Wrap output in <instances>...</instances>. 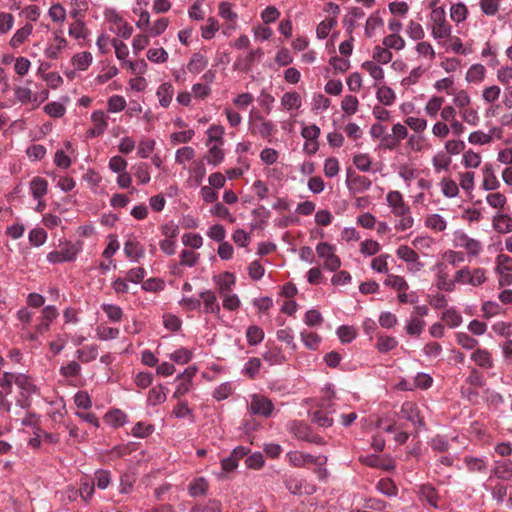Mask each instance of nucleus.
I'll return each instance as SVG.
<instances>
[{"label":"nucleus","mask_w":512,"mask_h":512,"mask_svg":"<svg viewBox=\"0 0 512 512\" xmlns=\"http://www.w3.org/2000/svg\"><path fill=\"white\" fill-rule=\"evenodd\" d=\"M75 354L76 358H78L82 363H89L90 361L97 359L98 346L94 344L84 346L82 349L76 350Z\"/></svg>","instance_id":"obj_30"},{"label":"nucleus","mask_w":512,"mask_h":512,"mask_svg":"<svg viewBox=\"0 0 512 512\" xmlns=\"http://www.w3.org/2000/svg\"><path fill=\"white\" fill-rule=\"evenodd\" d=\"M401 417L407 419L414 425H422L423 419L419 416V411L415 403L407 401L401 406Z\"/></svg>","instance_id":"obj_18"},{"label":"nucleus","mask_w":512,"mask_h":512,"mask_svg":"<svg viewBox=\"0 0 512 512\" xmlns=\"http://www.w3.org/2000/svg\"><path fill=\"white\" fill-rule=\"evenodd\" d=\"M200 298L203 301V309L205 313L217 316L220 314L221 308L214 292L210 290L203 291L200 293Z\"/></svg>","instance_id":"obj_12"},{"label":"nucleus","mask_w":512,"mask_h":512,"mask_svg":"<svg viewBox=\"0 0 512 512\" xmlns=\"http://www.w3.org/2000/svg\"><path fill=\"white\" fill-rule=\"evenodd\" d=\"M106 421L114 427H120L127 421V415L119 409L112 410L106 414Z\"/></svg>","instance_id":"obj_43"},{"label":"nucleus","mask_w":512,"mask_h":512,"mask_svg":"<svg viewBox=\"0 0 512 512\" xmlns=\"http://www.w3.org/2000/svg\"><path fill=\"white\" fill-rule=\"evenodd\" d=\"M157 97L159 103L166 108L171 104L174 95V88L172 84L164 83L157 88Z\"/></svg>","instance_id":"obj_24"},{"label":"nucleus","mask_w":512,"mask_h":512,"mask_svg":"<svg viewBox=\"0 0 512 512\" xmlns=\"http://www.w3.org/2000/svg\"><path fill=\"white\" fill-rule=\"evenodd\" d=\"M335 25H336L335 18H329V19L322 21L321 23L318 24V26L316 28L317 37L320 39H324L325 37H327L330 34L331 29Z\"/></svg>","instance_id":"obj_53"},{"label":"nucleus","mask_w":512,"mask_h":512,"mask_svg":"<svg viewBox=\"0 0 512 512\" xmlns=\"http://www.w3.org/2000/svg\"><path fill=\"white\" fill-rule=\"evenodd\" d=\"M492 479H501L503 481L512 482V462L509 460L499 461L492 469Z\"/></svg>","instance_id":"obj_14"},{"label":"nucleus","mask_w":512,"mask_h":512,"mask_svg":"<svg viewBox=\"0 0 512 512\" xmlns=\"http://www.w3.org/2000/svg\"><path fill=\"white\" fill-rule=\"evenodd\" d=\"M92 62V55L88 51L75 54L72 58V64L75 69L86 70Z\"/></svg>","instance_id":"obj_34"},{"label":"nucleus","mask_w":512,"mask_h":512,"mask_svg":"<svg viewBox=\"0 0 512 512\" xmlns=\"http://www.w3.org/2000/svg\"><path fill=\"white\" fill-rule=\"evenodd\" d=\"M470 386L465 389V392L468 393L469 400L472 402L477 401V389L480 386V376L477 373L476 369L473 368L471 375L468 378Z\"/></svg>","instance_id":"obj_31"},{"label":"nucleus","mask_w":512,"mask_h":512,"mask_svg":"<svg viewBox=\"0 0 512 512\" xmlns=\"http://www.w3.org/2000/svg\"><path fill=\"white\" fill-rule=\"evenodd\" d=\"M91 120L93 122V128L88 130V137H96L102 135L108 126L107 116L104 115L103 111L97 110L93 111Z\"/></svg>","instance_id":"obj_11"},{"label":"nucleus","mask_w":512,"mask_h":512,"mask_svg":"<svg viewBox=\"0 0 512 512\" xmlns=\"http://www.w3.org/2000/svg\"><path fill=\"white\" fill-rule=\"evenodd\" d=\"M455 281L458 283H470L473 286L480 285V275L475 271L474 274L467 268L461 269L455 274Z\"/></svg>","instance_id":"obj_27"},{"label":"nucleus","mask_w":512,"mask_h":512,"mask_svg":"<svg viewBox=\"0 0 512 512\" xmlns=\"http://www.w3.org/2000/svg\"><path fill=\"white\" fill-rule=\"evenodd\" d=\"M286 429L290 435H292L297 440L306 441L310 443H314L317 445H323L324 440L321 436L314 434L312 429L308 424L293 420L287 423Z\"/></svg>","instance_id":"obj_1"},{"label":"nucleus","mask_w":512,"mask_h":512,"mask_svg":"<svg viewBox=\"0 0 512 512\" xmlns=\"http://www.w3.org/2000/svg\"><path fill=\"white\" fill-rule=\"evenodd\" d=\"M336 334H338L342 343H349L357 337V330L350 325H341L338 330H336Z\"/></svg>","instance_id":"obj_45"},{"label":"nucleus","mask_w":512,"mask_h":512,"mask_svg":"<svg viewBox=\"0 0 512 512\" xmlns=\"http://www.w3.org/2000/svg\"><path fill=\"white\" fill-rule=\"evenodd\" d=\"M136 482V474L127 472L120 477V492L127 494L131 491L133 484Z\"/></svg>","instance_id":"obj_56"},{"label":"nucleus","mask_w":512,"mask_h":512,"mask_svg":"<svg viewBox=\"0 0 512 512\" xmlns=\"http://www.w3.org/2000/svg\"><path fill=\"white\" fill-rule=\"evenodd\" d=\"M397 256L408 263H416L418 260V254L415 250L409 248L406 245H401L397 249Z\"/></svg>","instance_id":"obj_50"},{"label":"nucleus","mask_w":512,"mask_h":512,"mask_svg":"<svg viewBox=\"0 0 512 512\" xmlns=\"http://www.w3.org/2000/svg\"><path fill=\"white\" fill-rule=\"evenodd\" d=\"M433 23L432 32L435 39H445L451 35V26L448 25L443 8H435L431 13Z\"/></svg>","instance_id":"obj_4"},{"label":"nucleus","mask_w":512,"mask_h":512,"mask_svg":"<svg viewBox=\"0 0 512 512\" xmlns=\"http://www.w3.org/2000/svg\"><path fill=\"white\" fill-rule=\"evenodd\" d=\"M362 69L369 73L370 77L376 81H380L385 77L383 69L377 65L375 61H364L362 63Z\"/></svg>","instance_id":"obj_36"},{"label":"nucleus","mask_w":512,"mask_h":512,"mask_svg":"<svg viewBox=\"0 0 512 512\" xmlns=\"http://www.w3.org/2000/svg\"><path fill=\"white\" fill-rule=\"evenodd\" d=\"M166 400L165 388L161 385L155 386L148 392V401L153 406L163 403Z\"/></svg>","instance_id":"obj_41"},{"label":"nucleus","mask_w":512,"mask_h":512,"mask_svg":"<svg viewBox=\"0 0 512 512\" xmlns=\"http://www.w3.org/2000/svg\"><path fill=\"white\" fill-rule=\"evenodd\" d=\"M420 499L426 501L433 508H438V494L432 485H423L419 489Z\"/></svg>","instance_id":"obj_26"},{"label":"nucleus","mask_w":512,"mask_h":512,"mask_svg":"<svg viewBox=\"0 0 512 512\" xmlns=\"http://www.w3.org/2000/svg\"><path fill=\"white\" fill-rule=\"evenodd\" d=\"M425 224L428 228H431L437 232H442L446 228V222L440 215L427 216Z\"/></svg>","instance_id":"obj_51"},{"label":"nucleus","mask_w":512,"mask_h":512,"mask_svg":"<svg viewBox=\"0 0 512 512\" xmlns=\"http://www.w3.org/2000/svg\"><path fill=\"white\" fill-rule=\"evenodd\" d=\"M386 200L388 206L391 209V213L394 216L404 215L406 212H409L410 207L405 202L402 194L398 191H390L387 193Z\"/></svg>","instance_id":"obj_8"},{"label":"nucleus","mask_w":512,"mask_h":512,"mask_svg":"<svg viewBox=\"0 0 512 512\" xmlns=\"http://www.w3.org/2000/svg\"><path fill=\"white\" fill-rule=\"evenodd\" d=\"M222 144L214 143L209 147L208 154L205 155L206 161L213 166L219 165L224 159V152L221 149Z\"/></svg>","instance_id":"obj_29"},{"label":"nucleus","mask_w":512,"mask_h":512,"mask_svg":"<svg viewBox=\"0 0 512 512\" xmlns=\"http://www.w3.org/2000/svg\"><path fill=\"white\" fill-rule=\"evenodd\" d=\"M126 100L120 95H112L108 100V110L110 112H120L126 108Z\"/></svg>","instance_id":"obj_62"},{"label":"nucleus","mask_w":512,"mask_h":512,"mask_svg":"<svg viewBox=\"0 0 512 512\" xmlns=\"http://www.w3.org/2000/svg\"><path fill=\"white\" fill-rule=\"evenodd\" d=\"M33 32V26L30 23L25 24L23 27L19 28L16 33L13 35L12 39H10L9 44L13 48H17L22 45L28 36H30Z\"/></svg>","instance_id":"obj_21"},{"label":"nucleus","mask_w":512,"mask_h":512,"mask_svg":"<svg viewBox=\"0 0 512 512\" xmlns=\"http://www.w3.org/2000/svg\"><path fill=\"white\" fill-rule=\"evenodd\" d=\"M224 129L222 126H210L208 129V142L206 146H210L212 143L223 144Z\"/></svg>","instance_id":"obj_49"},{"label":"nucleus","mask_w":512,"mask_h":512,"mask_svg":"<svg viewBox=\"0 0 512 512\" xmlns=\"http://www.w3.org/2000/svg\"><path fill=\"white\" fill-rule=\"evenodd\" d=\"M81 251L79 243L65 242L60 250H53L47 254L46 259L51 264L71 262L76 259Z\"/></svg>","instance_id":"obj_2"},{"label":"nucleus","mask_w":512,"mask_h":512,"mask_svg":"<svg viewBox=\"0 0 512 512\" xmlns=\"http://www.w3.org/2000/svg\"><path fill=\"white\" fill-rule=\"evenodd\" d=\"M59 315L57 309L53 306H46L42 310L41 322L37 324L36 331L45 333L49 330V325Z\"/></svg>","instance_id":"obj_19"},{"label":"nucleus","mask_w":512,"mask_h":512,"mask_svg":"<svg viewBox=\"0 0 512 512\" xmlns=\"http://www.w3.org/2000/svg\"><path fill=\"white\" fill-rule=\"evenodd\" d=\"M263 55V51L258 48L256 50H251L247 57L238 58L237 61L234 62V69H239L244 72H249L253 62L256 60H260Z\"/></svg>","instance_id":"obj_15"},{"label":"nucleus","mask_w":512,"mask_h":512,"mask_svg":"<svg viewBox=\"0 0 512 512\" xmlns=\"http://www.w3.org/2000/svg\"><path fill=\"white\" fill-rule=\"evenodd\" d=\"M286 460L292 467H306L307 465L323 467L326 464L327 458L323 455L314 456L301 451H289L286 454Z\"/></svg>","instance_id":"obj_3"},{"label":"nucleus","mask_w":512,"mask_h":512,"mask_svg":"<svg viewBox=\"0 0 512 512\" xmlns=\"http://www.w3.org/2000/svg\"><path fill=\"white\" fill-rule=\"evenodd\" d=\"M376 487L380 493H382L388 497L396 496L397 492H398V488H397L395 482H393L389 478L380 479L379 482L377 483Z\"/></svg>","instance_id":"obj_39"},{"label":"nucleus","mask_w":512,"mask_h":512,"mask_svg":"<svg viewBox=\"0 0 512 512\" xmlns=\"http://www.w3.org/2000/svg\"><path fill=\"white\" fill-rule=\"evenodd\" d=\"M424 327L425 322L423 319L419 318L418 316H412L410 317V321L406 326V331L409 335L418 336L423 332Z\"/></svg>","instance_id":"obj_44"},{"label":"nucleus","mask_w":512,"mask_h":512,"mask_svg":"<svg viewBox=\"0 0 512 512\" xmlns=\"http://www.w3.org/2000/svg\"><path fill=\"white\" fill-rule=\"evenodd\" d=\"M195 151L192 147L185 146L176 151L175 160L178 164H184L194 158Z\"/></svg>","instance_id":"obj_63"},{"label":"nucleus","mask_w":512,"mask_h":512,"mask_svg":"<svg viewBox=\"0 0 512 512\" xmlns=\"http://www.w3.org/2000/svg\"><path fill=\"white\" fill-rule=\"evenodd\" d=\"M222 505L221 502L217 499H210L205 503V505L196 504L191 508L190 512H221Z\"/></svg>","instance_id":"obj_42"},{"label":"nucleus","mask_w":512,"mask_h":512,"mask_svg":"<svg viewBox=\"0 0 512 512\" xmlns=\"http://www.w3.org/2000/svg\"><path fill=\"white\" fill-rule=\"evenodd\" d=\"M486 489L491 490V494L494 500L501 503L504 499V497L507 496V485H504L500 482L494 483L492 477H489L487 483H486Z\"/></svg>","instance_id":"obj_20"},{"label":"nucleus","mask_w":512,"mask_h":512,"mask_svg":"<svg viewBox=\"0 0 512 512\" xmlns=\"http://www.w3.org/2000/svg\"><path fill=\"white\" fill-rule=\"evenodd\" d=\"M285 487L290 493L295 495L312 494L314 486L306 483L304 479L296 477H288L285 479Z\"/></svg>","instance_id":"obj_9"},{"label":"nucleus","mask_w":512,"mask_h":512,"mask_svg":"<svg viewBox=\"0 0 512 512\" xmlns=\"http://www.w3.org/2000/svg\"><path fill=\"white\" fill-rule=\"evenodd\" d=\"M207 66V58L201 53H194L187 63V70L194 75L201 73Z\"/></svg>","instance_id":"obj_25"},{"label":"nucleus","mask_w":512,"mask_h":512,"mask_svg":"<svg viewBox=\"0 0 512 512\" xmlns=\"http://www.w3.org/2000/svg\"><path fill=\"white\" fill-rule=\"evenodd\" d=\"M385 284L398 292H406L408 289V283L403 276L389 274L385 280Z\"/></svg>","instance_id":"obj_37"},{"label":"nucleus","mask_w":512,"mask_h":512,"mask_svg":"<svg viewBox=\"0 0 512 512\" xmlns=\"http://www.w3.org/2000/svg\"><path fill=\"white\" fill-rule=\"evenodd\" d=\"M192 358V353L186 348L176 350L171 354V359L177 364H186Z\"/></svg>","instance_id":"obj_64"},{"label":"nucleus","mask_w":512,"mask_h":512,"mask_svg":"<svg viewBox=\"0 0 512 512\" xmlns=\"http://www.w3.org/2000/svg\"><path fill=\"white\" fill-rule=\"evenodd\" d=\"M214 283L217 284L220 297L232 295V287L235 284V277L229 272H224L213 277Z\"/></svg>","instance_id":"obj_10"},{"label":"nucleus","mask_w":512,"mask_h":512,"mask_svg":"<svg viewBox=\"0 0 512 512\" xmlns=\"http://www.w3.org/2000/svg\"><path fill=\"white\" fill-rule=\"evenodd\" d=\"M124 251L126 257L132 261H138L139 259L144 257L145 250L142 245L133 237H130L125 242Z\"/></svg>","instance_id":"obj_17"},{"label":"nucleus","mask_w":512,"mask_h":512,"mask_svg":"<svg viewBox=\"0 0 512 512\" xmlns=\"http://www.w3.org/2000/svg\"><path fill=\"white\" fill-rule=\"evenodd\" d=\"M65 47L66 40L61 36V33L55 32L53 43L48 45L44 51L46 58L58 59Z\"/></svg>","instance_id":"obj_16"},{"label":"nucleus","mask_w":512,"mask_h":512,"mask_svg":"<svg viewBox=\"0 0 512 512\" xmlns=\"http://www.w3.org/2000/svg\"><path fill=\"white\" fill-rule=\"evenodd\" d=\"M208 488L209 484L206 482V480L203 477H199L190 482L189 488H187V490H189V493L192 497H198L204 495Z\"/></svg>","instance_id":"obj_32"},{"label":"nucleus","mask_w":512,"mask_h":512,"mask_svg":"<svg viewBox=\"0 0 512 512\" xmlns=\"http://www.w3.org/2000/svg\"><path fill=\"white\" fill-rule=\"evenodd\" d=\"M444 99L442 97H433L428 100L425 111L428 116L436 117L438 111L442 109Z\"/></svg>","instance_id":"obj_59"},{"label":"nucleus","mask_w":512,"mask_h":512,"mask_svg":"<svg viewBox=\"0 0 512 512\" xmlns=\"http://www.w3.org/2000/svg\"><path fill=\"white\" fill-rule=\"evenodd\" d=\"M264 359L270 364V365H279L284 362L285 357L283 353L276 347L269 349L265 352Z\"/></svg>","instance_id":"obj_54"},{"label":"nucleus","mask_w":512,"mask_h":512,"mask_svg":"<svg viewBox=\"0 0 512 512\" xmlns=\"http://www.w3.org/2000/svg\"><path fill=\"white\" fill-rule=\"evenodd\" d=\"M454 243L456 247L466 250L471 255H476L480 251V243L463 233L455 234Z\"/></svg>","instance_id":"obj_13"},{"label":"nucleus","mask_w":512,"mask_h":512,"mask_svg":"<svg viewBox=\"0 0 512 512\" xmlns=\"http://www.w3.org/2000/svg\"><path fill=\"white\" fill-rule=\"evenodd\" d=\"M377 100L380 103L390 106L396 100V94L386 85L380 86L376 92Z\"/></svg>","instance_id":"obj_35"},{"label":"nucleus","mask_w":512,"mask_h":512,"mask_svg":"<svg viewBox=\"0 0 512 512\" xmlns=\"http://www.w3.org/2000/svg\"><path fill=\"white\" fill-rule=\"evenodd\" d=\"M250 412L261 417H270L274 410L273 402L262 395H254L249 404Z\"/></svg>","instance_id":"obj_6"},{"label":"nucleus","mask_w":512,"mask_h":512,"mask_svg":"<svg viewBox=\"0 0 512 512\" xmlns=\"http://www.w3.org/2000/svg\"><path fill=\"white\" fill-rule=\"evenodd\" d=\"M348 185L350 190L357 193H362L370 189L371 180L364 175H354L350 178Z\"/></svg>","instance_id":"obj_22"},{"label":"nucleus","mask_w":512,"mask_h":512,"mask_svg":"<svg viewBox=\"0 0 512 512\" xmlns=\"http://www.w3.org/2000/svg\"><path fill=\"white\" fill-rule=\"evenodd\" d=\"M14 383L20 389L23 399L17 400V405L20 408H27L29 406L28 396L34 393L35 386L26 374H14Z\"/></svg>","instance_id":"obj_5"},{"label":"nucleus","mask_w":512,"mask_h":512,"mask_svg":"<svg viewBox=\"0 0 512 512\" xmlns=\"http://www.w3.org/2000/svg\"><path fill=\"white\" fill-rule=\"evenodd\" d=\"M450 164L451 158L443 151L438 152L433 158V166L437 172L447 169Z\"/></svg>","instance_id":"obj_58"},{"label":"nucleus","mask_w":512,"mask_h":512,"mask_svg":"<svg viewBox=\"0 0 512 512\" xmlns=\"http://www.w3.org/2000/svg\"><path fill=\"white\" fill-rule=\"evenodd\" d=\"M47 181L41 176H35L30 183V190L33 197L39 200L47 193Z\"/></svg>","instance_id":"obj_28"},{"label":"nucleus","mask_w":512,"mask_h":512,"mask_svg":"<svg viewBox=\"0 0 512 512\" xmlns=\"http://www.w3.org/2000/svg\"><path fill=\"white\" fill-rule=\"evenodd\" d=\"M372 59L380 64H387L392 59V53L386 47L377 45L373 49Z\"/></svg>","instance_id":"obj_46"},{"label":"nucleus","mask_w":512,"mask_h":512,"mask_svg":"<svg viewBox=\"0 0 512 512\" xmlns=\"http://www.w3.org/2000/svg\"><path fill=\"white\" fill-rule=\"evenodd\" d=\"M132 170H134V175L138 179L140 184H147L150 181V174L148 165L144 162H139L133 165Z\"/></svg>","instance_id":"obj_40"},{"label":"nucleus","mask_w":512,"mask_h":512,"mask_svg":"<svg viewBox=\"0 0 512 512\" xmlns=\"http://www.w3.org/2000/svg\"><path fill=\"white\" fill-rule=\"evenodd\" d=\"M81 372V366L79 363L75 361H71L65 366H61L60 368V374L66 378L69 377H77L80 375Z\"/></svg>","instance_id":"obj_60"},{"label":"nucleus","mask_w":512,"mask_h":512,"mask_svg":"<svg viewBox=\"0 0 512 512\" xmlns=\"http://www.w3.org/2000/svg\"><path fill=\"white\" fill-rule=\"evenodd\" d=\"M397 346V340L391 336H379L377 342L378 351L385 353L389 352L392 349H395Z\"/></svg>","instance_id":"obj_52"},{"label":"nucleus","mask_w":512,"mask_h":512,"mask_svg":"<svg viewBox=\"0 0 512 512\" xmlns=\"http://www.w3.org/2000/svg\"><path fill=\"white\" fill-rule=\"evenodd\" d=\"M280 103L286 110L299 109L302 106L301 95L298 92H286L284 93Z\"/></svg>","instance_id":"obj_23"},{"label":"nucleus","mask_w":512,"mask_h":512,"mask_svg":"<svg viewBox=\"0 0 512 512\" xmlns=\"http://www.w3.org/2000/svg\"><path fill=\"white\" fill-rule=\"evenodd\" d=\"M359 107V100L357 97L353 95H346L344 96L342 102H341V108L344 112H346L348 115H353L357 112Z\"/></svg>","instance_id":"obj_47"},{"label":"nucleus","mask_w":512,"mask_h":512,"mask_svg":"<svg viewBox=\"0 0 512 512\" xmlns=\"http://www.w3.org/2000/svg\"><path fill=\"white\" fill-rule=\"evenodd\" d=\"M496 272H512V258L506 254H499L496 259Z\"/></svg>","instance_id":"obj_61"},{"label":"nucleus","mask_w":512,"mask_h":512,"mask_svg":"<svg viewBox=\"0 0 512 512\" xmlns=\"http://www.w3.org/2000/svg\"><path fill=\"white\" fill-rule=\"evenodd\" d=\"M405 40L398 34H390L387 35L384 40H382V45L387 49H394L396 51H400L405 48Z\"/></svg>","instance_id":"obj_33"},{"label":"nucleus","mask_w":512,"mask_h":512,"mask_svg":"<svg viewBox=\"0 0 512 512\" xmlns=\"http://www.w3.org/2000/svg\"><path fill=\"white\" fill-rule=\"evenodd\" d=\"M312 422L322 427H330L333 425V418L323 410H316L313 413Z\"/></svg>","instance_id":"obj_57"},{"label":"nucleus","mask_w":512,"mask_h":512,"mask_svg":"<svg viewBox=\"0 0 512 512\" xmlns=\"http://www.w3.org/2000/svg\"><path fill=\"white\" fill-rule=\"evenodd\" d=\"M249 128L252 134H259L264 138H268L276 132V126L260 115L250 120Z\"/></svg>","instance_id":"obj_7"},{"label":"nucleus","mask_w":512,"mask_h":512,"mask_svg":"<svg viewBox=\"0 0 512 512\" xmlns=\"http://www.w3.org/2000/svg\"><path fill=\"white\" fill-rule=\"evenodd\" d=\"M97 335L100 340L107 341L116 339L119 335V329L109 326L100 325L97 328Z\"/></svg>","instance_id":"obj_55"},{"label":"nucleus","mask_w":512,"mask_h":512,"mask_svg":"<svg viewBox=\"0 0 512 512\" xmlns=\"http://www.w3.org/2000/svg\"><path fill=\"white\" fill-rule=\"evenodd\" d=\"M493 227L499 233H508L512 230V220L506 215L494 216Z\"/></svg>","instance_id":"obj_38"},{"label":"nucleus","mask_w":512,"mask_h":512,"mask_svg":"<svg viewBox=\"0 0 512 512\" xmlns=\"http://www.w3.org/2000/svg\"><path fill=\"white\" fill-rule=\"evenodd\" d=\"M265 337V333L262 329L256 325H251L247 329V340L250 345H257L261 343L263 338Z\"/></svg>","instance_id":"obj_48"}]
</instances>
